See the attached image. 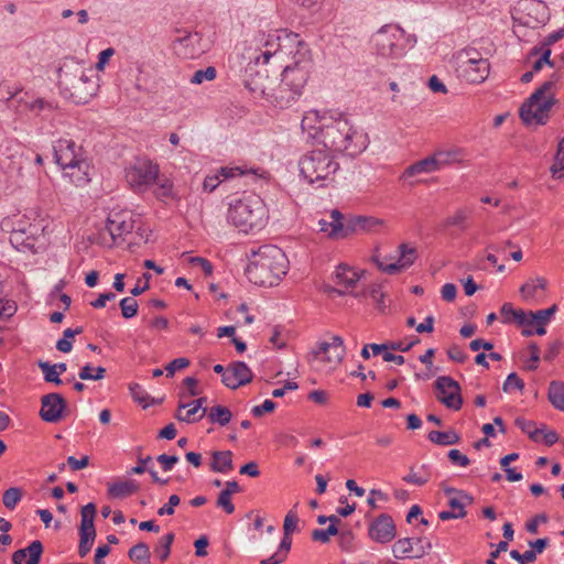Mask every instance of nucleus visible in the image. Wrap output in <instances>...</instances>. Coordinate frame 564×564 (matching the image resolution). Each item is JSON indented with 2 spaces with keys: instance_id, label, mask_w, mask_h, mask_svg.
I'll return each instance as SVG.
<instances>
[{
  "instance_id": "obj_1",
  "label": "nucleus",
  "mask_w": 564,
  "mask_h": 564,
  "mask_svg": "<svg viewBox=\"0 0 564 564\" xmlns=\"http://www.w3.org/2000/svg\"><path fill=\"white\" fill-rule=\"evenodd\" d=\"M311 135L329 152L349 156L360 154L369 144L367 133L355 130L346 118L332 119L329 122L321 120Z\"/></svg>"
},
{
  "instance_id": "obj_2",
  "label": "nucleus",
  "mask_w": 564,
  "mask_h": 564,
  "mask_svg": "<svg viewBox=\"0 0 564 564\" xmlns=\"http://www.w3.org/2000/svg\"><path fill=\"white\" fill-rule=\"evenodd\" d=\"M246 274L250 282L260 286H273L286 274L288 259L284 252L271 245L251 250Z\"/></svg>"
},
{
  "instance_id": "obj_3",
  "label": "nucleus",
  "mask_w": 564,
  "mask_h": 564,
  "mask_svg": "<svg viewBox=\"0 0 564 564\" xmlns=\"http://www.w3.org/2000/svg\"><path fill=\"white\" fill-rule=\"evenodd\" d=\"M61 94L75 104H87L96 95L97 84L86 72L84 64L67 58L57 69Z\"/></svg>"
},
{
  "instance_id": "obj_4",
  "label": "nucleus",
  "mask_w": 564,
  "mask_h": 564,
  "mask_svg": "<svg viewBox=\"0 0 564 564\" xmlns=\"http://www.w3.org/2000/svg\"><path fill=\"white\" fill-rule=\"evenodd\" d=\"M383 221L368 215L325 214L317 223L318 232L332 240H341L352 234L362 231H378Z\"/></svg>"
},
{
  "instance_id": "obj_5",
  "label": "nucleus",
  "mask_w": 564,
  "mask_h": 564,
  "mask_svg": "<svg viewBox=\"0 0 564 564\" xmlns=\"http://www.w3.org/2000/svg\"><path fill=\"white\" fill-rule=\"evenodd\" d=\"M562 74L554 72L520 107L519 116L524 124H545L549 111L556 104L553 94L546 96L561 80Z\"/></svg>"
},
{
  "instance_id": "obj_6",
  "label": "nucleus",
  "mask_w": 564,
  "mask_h": 564,
  "mask_svg": "<svg viewBox=\"0 0 564 564\" xmlns=\"http://www.w3.org/2000/svg\"><path fill=\"white\" fill-rule=\"evenodd\" d=\"M55 162L66 171V175L77 185L89 182L90 164L83 156V149L75 141L66 138L58 139L54 147Z\"/></svg>"
},
{
  "instance_id": "obj_7",
  "label": "nucleus",
  "mask_w": 564,
  "mask_h": 564,
  "mask_svg": "<svg viewBox=\"0 0 564 564\" xmlns=\"http://www.w3.org/2000/svg\"><path fill=\"white\" fill-rule=\"evenodd\" d=\"M312 66L310 59L295 62L293 66H286L279 86L273 91V101L276 107L288 108L301 95L308 79V70Z\"/></svg>"
},
{
  "instance_id": "obj_8",
  "label": "nucleus",
  "mask_w": 564,
  "mask_h": 564,
  "mask_svg": "<svg viewBox=\"0 0 564 564\" xmlns=\"http://www.w3.org/2000/svg\"><path fill=\"white\" fill-rule=\"evenodd\" d=\"M299 167L301 175L313 184L328 178L339 169V164L326 150H313L300 159Z\"/></svg>"
},
{
  "instance_id": "obj_9",
  "label": "nucleus",
  "mask_w": 564,
  "mask_h": 564,
  "mask_svg": "<svg viewBox=\"0 0 564 564\" xmlns=\"http://www.w3.org/2000/svg\"><path fill=\"white\" fill-rule=\"evenodd\" d=\"M458 76L471 84L482 83L489 75L490 64L474 47H466L454 55Z\"/></svg>"
},
{
  "instance_id": "obj_10",
  "label": "nucleus",
  "mask_w": 564,
  "mask_h": 564,
  "mask_svg": "<svg viewBox=\"0 0 564 564\" xmlns=\"http://www.w3.org/2000/svg\"><path fill=\"white\" fill-rule=\"evenodd\" d=\"M268 220L264 214H220L216 220L209 219L207 224L217 232L224 231L226 224L239 234L256 235L265 228Z\"/></svg>"
},
{
  "instance_id": "obj_11",
  "label": "nucleus",
  "mask_w": 564,
  "mask_h": 564,
  "mask_svg": "<svg viewBox=\"0 0 564 564\" xmlns=\"http://www.w3.org/2000/svg\"><path fill=\"white\" fill-rule=\"evenodd\" d=\"M372 42L379 55L399 58L405 54L408 40L399 25L387 24L373 35Z\"/></svg>"
},
{
  "instance_id": "obj_12",
  "label": "nucleus",
  "mask_w": 564,
  "mask_h": 564,
  "mask_svg": "<svg viewBox=\"0 0 564 564\" xmlns=\"http://www.w3.org/2000/svg\"><path fill=\"white\" fill-rule=\"evenodd\" d=\"M158 175L159 165L147 158H137L126 169V180L135 192L144 191L156 181Z\"/></svg>"
},
{
  "instance_id": "obj_13",
  "label": "nucleus",
  "mask_w": 564,
  "mask_h": 564,
  "mask_svg": "<svg viewBox=\"0 0 564 564\" xmlns=\"http://www.w3.org/2000/svg\"><path fill=\"white\" fill-rule=\"evenodd\" d=\"M105 229L110 234L113 243L118 238H123L134 229L140 238L149 240V232L141 227L140 219H134L129 214H107Z\"/></svg>"
},
{
  "instance_id": "obj_14",
  "label": "nucleus",
  "mask_w": 564,
  "mask_h": 564,
  "mask_svg": "<svg viewBox=\"0 0 564 564\" xmlns=\"http://www.w3.org/2000/svg\"><path fill=\"white\" fill-rule=\"evenodd\" d=\"M435 397L438 402L453 411L463 406L459 383L449 376H441L434 381Z\"/></svg>"
},
{
  "instance_id": "obj_15",
  "label": "nucleus",
  "mask_w": 564,
  "mask_h": 564,
  "mask_svg": "<svg viewBox=\"0 0 564 564\" xmlns=\"http://www.w3.org/2000/svg\"><path fill=\"white\" fill-rule=\"evenodd\" d=\"M1 229L11 234V242L22 241V236L34 238L39 232V227L31 221L26 214H9L1 220Z\"/></svg>"
},
{
  "instance_id": "obj_16",
  "label": "nucleus",
  "mask_w": 564,
  "mask_h": 564,
  "mask_svg": "<svg viewBox=\"0 0 564 564\" xmlns=\"http://www.w3.org/2000/svg\"><path fill=\"white\" fill-rule=\"evenodd\" d=\"M360 279V274L347 264H339L333 275V280L337 285L343 289L327 285L324 291L328 294H337L339 296L346 295L350 289H354Z\"/></svg>"
},
{
  "instance_id": "obj_17",
  "label": "nucleus",
  "mask_w": 564,
  "mask_h": 564,
  "mask_svg": "<svg viewBox=\"0 0 564 564\" xmlns=\"http://www.w3.org/2000/svg\"><path fill=\"white\" fill-rule=\"evenodd\" d=\"M67 408L66 400L59 393H47L41 398L40 416L44 422L56 423L63 419Z\"/></svg>"
},
{
  "instance_id": "obj_18",
  "label": "nucleus",
  "mask_w": 564,
  "mask_h": 564,
  "mask_svg": "<svg viewBox=\"0 0 564 564\" xmlns=\"http://www.w3.org/2000/svg\"><path fill=\"white\" fill-rule=\"evenodd\" d=\"M259 169H242L240 166H223L218 170L215 175H207L203 183L204 191L212 193L223 183L234 178L236 176H242L248 174H254L260 176L258 173Z\"/></svg>"
},
{
  "instance_id": "obj_19",
  "label": "nucleus",
  "mask_w": 564,
  "mask_h": 564,
  "mask_svg": "<svg viewBox=\"0 0 564 564\" xmlns=\"http://www.w3.org/2000/svg\"><path fill=\"white\" fill-rule=\"evenodd\" d=\"M368 534L371 540L380 544L391 542L397 534L395 524L391 516L381 513L369 525Z\"/></svg>"
},
{
  "instance_id": "obj_20",
  "label": "nucleus",
  "mask_w": 564,
  "mask_h": 564,
  "mask_svg": "<svg viewBox=\"0 0 564 564\" xmlns=\"http://www.w3.org/2000/svg\"><path fill=\"white\" fill-rule=\"evenodd\" d=\"M416 257V249L414 247H410L406 243H401L399 246V258L397 261L386 264L377 256L373 257V261L377 263L381 271L388 274H395L411 267L414 263Z\"/></svg>"
},
{
  "instance_id": "obj_21",
  "label": "nucleus",
  "mask_w": 564,
  "mask_h": 564,
  "mask_svg": "<svg viewBox=\"0 0 564 564\" xmlns=\"http://www.w3.org/2000/svg\"><path fill=\"white\" fill-rule=\"evenodd\" d=\"M227 205L229 212H258L265 206L258 194L247 191L227 196Z\"/></svg>"
},
{
  "instance_id": "obj_22",
  "label": "nucleus",
  "mask_w": 564,
  "mask_h": 564,
  "mask_svg": "<svg viewBox=\"0 0 564 564\" xmlns=\"http://www.w3.org/2000/svg\"><path fill=\"white\" fill-rule=\"evenodd\" d=\"M253 379L251 369L243 361L231 362L223 375L221 381L229 389H237Z\"/></svg>"
},
{
  "instance_id": "obj_23",
  "label": "nucleus",
  "mask_w": 564,
  "mask_h": 564,
  "mask_svg": "<svg viewBox=\"0 0 564 564\" xmlns=\"http://www.w3.org/2000/svg\"><path fill=\"white\" fill-rule=\"evenodd\" d=\"M312 355L315 359L324 355L323 361L337 366L343 361L345 356L344 340L340 336L335 335L332 337L330 343H319L317 349L312 351Z\"/></svg>"
},
{
  "instance_id": "obj_24",
  "label": "nucleus",
  "mask_w": 564,
  "mask_h": 564,
  "mask_svg": "<svg viewBox=\"0 0 564 564\" xmlns=\"http://www.w3.org/2000/svg\"><path fill=\"white\" fill-rule=\"evenodd\" d=\"M415 545L416 546L414 547L413 540L410 538L399 539L392 546L393 555L397 558L410 556L420 558L432 549L431 542H426V544L423 545L421 539H416Z\"/></svg>"
},
{
  "instance_id": "obj_25",
  "label": "nucleus",
  "mask_w": 564,
  "mask_h": 564,
  "mask_svg": "<svg viewBox=\"0 0 564 564\" xmlns=\"http://www.w3.org/2000/svg\"><path fill=\"white\" fill-rule=\"evenodd\" d=\"M43 544L40 540L30 543L25 549L15 551L12 555L13 564H40Z\"/></svg>"
},
{
  "instance_id": "obj_26",
  "label": "nucleus",
  "mask_w": 564,
  "mask_h": 564,
  "mask_svg": "<svg viewBox=\"0 0 564 564\" xmlns=\"http://www.w3.org/2000/svg\"><path fill=\"white\" fill-rule=\"evenodd\" d=\"M107 486V494L112 499H124L140 490V485L134 479H121L109 482Z\"/></svg>"
},
{
  "instance_id": "obj_27",
  "label": "nucleus",
  "mask_w": 564,
  "mask_h": 564,
  "mask_svg": "<svg viewBox=\"0 0 564 564\" xmlns=\"http://www.w3.org/2000/svg\"><path fill=\"white\" fill-rule=\"evenodd\" d=\"M445 152H437L433 156L425 158L412 165H410L405 172L404 176H414L423 172H433L438 169V162L443 161L442 156H446Z\"/></svg>"
},
{
  "instance_id": "obj_28",
  "label": "nucleus",
  "mask_w": 564,
  "mask_h": 564,
  "mask_svg": "<svg viewBox=\"0 0 564 564\" xmlns=\"http://www.w3.org/2000/svg\"><path fill=\"white\" fill-rule=\"evenodd\" d=\"M210 469L214 473L227 474L232 470V452L231 451H214L212 452Z\"/></svg>"
},
{
  "instance_id": "obj_29",
  "label": "nucleus",
  "mask_w": 564,
  "mask_h": 564,
  "mask_svg": "<svg viewBox=\"0 0 564 564\" xmlns=\"http://www.w3.org/2000/svg\"><path fill=\"white\" fill-rule=\"evenodd\" d=\"M206 398L200 397L194 400L191 405L192 408L185 412L184 415H176V419L181 422L194 423L202 420L207 413V408L204 406Z\"/></svg>"
},
{
  "instance_id": "obj_30",
  "label": "nucleus",
  "mask_w": 564,
  "mask_h": 564,
  "mask_svg": "<svg viewBox=\"0 0 564 564\" xmlns=\"http://www.w3.org/2000/svg\"><path fill=\"white\" fill-rule=\"evenodd\" d=\"M281 40V35L270 34L264 42V50L259 56L254 57L256 64H260L261 58L262 64H267L269 59L282 48Z\"/></svg>"
},
{
  "instance_id": "obj_31",
  "label": "nucleus",
  "mask_w": 564,
  "mask_h": 564,
  "mask_svg": "<svg viewBox=\"0 0 564 564\" xmlns=\"http://www.w3.org/2000/svg\"><path fill=\"white\" fill-rule=\"evenodd\" d=\"M82 522L79 533L93 534L96 536V530L94 525V519L96 516V506L93 502L87 503L80 510Z\"/></svg>"
},
{
  "instance_id": "obj_32",
  "label": "nucleus",
  "mask_w": 564,
  "mask_h": 564,
  "mask_svg": "<svg viewBox=\"0 0 564 564\" xmlns=\"http://www.w3.org/2000/svg\"><path fill=\"white\" fill-rule=\"evenodd\" d=\"M427 438L430 442L442 446L457 444L460 440L459 435L454 430L446 432L431 431L427 434Z\"/></svg>"
},
{
  "instance_id": "obj_33",
  "label": "nucleus",
  "mask_w": 564,
  "mask_h": 564,
  "mask_svg": "<svg viewBox=\"0 0 564 564\" xmlns=\"http://www.w3.org/2000/svg\"><path fill=\"white\" fill-rule=\"evenodd\" d=\"M431 478V468L429 465H422L417 469L413 467L410 469V473L403 477V481L413 484L416 486L425 485Z\"/></svg>"
},
{
  "instance_id": "obj_34",
  "label": "nucleus",
  "mask_w": 564,
  "mask_h": 564,
  "mask_svg": "<svg viewBox=\"0 0 564 564\" xmlns=\"http://www.w3.org/2000/svg\"><path fill=\"white\" fill-rule=\"evenodd\" d=\"M547 398L555 409L564 412V382L552 381L549 386Z\"/></svg>"
},
{
  "instance_id": "obj_35",
  "label": "nucleus",
  "mask_w": 564,
  "mask_h": 564,
  "mask_svg": "<svg viewBox=\"0 0 564 564\" xmlns=\"http://www.w3.org/2000/svg\"><path fill=\"white\" fill-rule=\"evenodd\" d=\"M546 280L544 278L538 276L529 280L520 288V294L524 300L534 299L539 290H545Z\"/></svg>"
},
{
  "instance_id": "obj_36",
  "label": "nucleus",
  "mask_w": 564,
  "mask_h": 564,
  "mask_svg": "<svg viewBox=\"0 0 564 564\" xmlns=\"http://www.w3.org/2000/svg\"><path fill=\"white\" fill-rule=\"evenodd\" d=\"M207 416L210 423L225 426L231 421L232 413L227 406L215 405L209 409Z\"/></svg>"
},
{
  "instance_id": "obj_37",
  "label": "nucleus",
  "mask_w": 564,
  "mask_h": 564,
  "mask_svg": "<svg viewBox=\"0 0 564 564\" xmlns=\"http://www.w3.org/2000/svg\"><path fill=\"white\" fill-rule=\"evenodd\" d=\"M128 556L135 564H150L151 552L144 542H139L129 550Z\"/></svg>"
},
{
  "instance_id": "obj_38",
  "label": "nucleus",
  "mask_w": 564,
  "mask_h": 564,
  "mask_svg": "<svg viewBox=\"0 0 564 564\" xmlns=\"http://www.w3.org/2000/svg\"><path fill=\"white\" fill-rule=\"evenodd\" d=\"M514 423L533 442H539L540 441V434H542L544 429H538L535 422L528 421V420H525L523 417H517Z\"/></svg>"
},
{
  "instance_id": "obj_39",
  "label": "nucleus",
  "mask_w": 564,
  "mask_h": 564,
  "mask_svg": "<svg viewBox=\"0 0 564 564\" xmlns=\"http://www.w3.org/2000/svg\"><path fill=\"white\" fill-rule=\"evenodd\" d=\"M552 176L554 178H563L564 177V135L560 141L556 154L554 156V163L550 167Z\"/></svg>"
},
{
  "instance_id": "obj_40",
  "label": "nucleus",
  "mask_w": 564,
  "mask_h": 564,
  "mask_svg": "<svg viewBox=\"0 0 564 564\" xmlns=\"http://www.w3.org/2000/svg\"><path fill=\"white\" fill-rule=\"evenodd\" d=\"M174 541V533H166L160 540L158 545L154 547V553L158 555L161 562H165L171 553V546Z\"/></svg>"
},
{
  "instance_id": "obj_41",
  "label": "nucleus",
  "mask_w": 564,
  "mask_h": 564,
  "mask_svg": "<svg viewBox=\"0 0 564 564\" xmlns=\"http://www.w3.org/2000/svg\"><path fill=\"white\" fill-rule=\"evenodd\" d=\"M106 368L98 366L96 368L90 365H85L82 367L78 376L82 380H101L105 378Z\"/></svg>"
},
{
  "instance_id": "obj_42",
  "label": "nucleus",
  "mask_w": 564,
  "mask_h": 564,
  "mask_svg": "<svg viewBox=\"0 0 564 564\" xmlns=\"http://www.w3.org/2000/svg\"><path fill=\"white\" fill-rule=\"evenodd\" d=\"M37 365L42 370L46 382L55 383L57 386L63 383L59 378V372L48 361H39Z\"/></svg>"
},
{
  "instance_id": "obj_43",
  "label": "nucleus",
  "mask_w": 564,
  "mask_h": 564,
  "mask_svg": "<svg viewBox=\"0 0 564 564\" xmlns=\"http://www.w3.org/2000/svg\"><path fill=\"white\" fill-rule=\"evenodd\" d=\"M297 506H299V503H295L293 509H291L284 518V522H283L284 535H292L295 531H297L299 517H297L296 511L294 510Z\"/></svg>"
},
{
  "instance_id": "obj_44",
  "label": "nucleus",
  "mask_w": 564,
  "mask_h": 564,
  "mask_svg": "<svg viewBox=\"0 0 564 564\" xmlns=\"http://www.w3.org/2000/svg\"><path fill=\"white\" fill-rule=\"evenodd\" d=\"M121 314L124 318H132L138 313V302L133 296L124 297L119 303Z\"/></svg>"
},
{
  "instance_id": "obj_45",
  "label": "nucleus",
  "mask_w": 564,
  "mask_h": 564,
  "mask_svg": "<svg viewBox=\"0 0 564 564\" xmlns=\"http://www.w3.org/2000/svg\"><path fill=\"white\" fill-rule=\"evenodd\" d=\"M22 498V491L20 488L11 487L3 492L2 502L8 509H14L18 502Z\"/></svg>"
},
{
  "instance_id": "obj_46",
  "label": "nucleus",
  "mask_w": 564,
  "mask_h": 564,
  "mask_svg": "<svg viewBox=\"0 0 564 564\" xmlns=\"http://www.w3.org/2000/svg\"><path fill=\"white\" fill-rule=\"evenodd\" d=\"M338 527L328 525L327 529H315L312 531V540L321 543H327L330 540V536L337 535Z\"/></svg>"
},
{
  "instance_id": "obj_47",
  "label": "nucleus",
  "mask_w": 564,
  "mask_h": 564,
  "mask_svg": "<svg viewBox=\"0 0 564 564\" xmlns=\"http://www.w3.org/2000/svg\"><path fill=\"white\" fill-rule=\"evenodd\" d=\"M528 349L530 350V358L524 361V369L529 371H534L539 367L540 361V348L535 343H531L528 346Z\"/></svg>"
},
{
  "instance_id": "obj_48",
  "label": "nucleus",
  "mask_w": 564,
  "mask_h": 564,
  "mask_svg": "<svg viewBox=\"0 0 564 564\" xmlns=\"http://www.w3.org/2000/svg\"><path fill=\"white\" fill-rule=\"evenodd\" d=\"M129 390H130L132 399L135 402L143 404V408H147L149 405L148 400H150V395L145 392V390L139 383H131L129 386Z\"/></svg>"
},
{
  "instance_id": "obj_49",
  "label": "nucleus",
  "mask_w": 564,
  "mask_h": 564,
  "mask_svg": "<svg viewBox=\"0 0 564 564\" xmlns=\"http://www.w3.org/2000/svg\"><path fill=\"white\" fill-rule=\"evenodd\" d=\"M502 389L505 392H511L513 390L522 391L524 389V382L516 372H512L507 377Z\"/></svg>"
},
{
  "instance_id": "obj_50",
  "label": "nucleus",
  "mask_w": 564,
  "mask_h": 564,
  "mask_svg": "<svg viewBox=\"0 0 564 564\" xmlns=\"http://www.w3.org/2000/svg\"><path fill=\"white\" fill-rule=\"evenodd\" d=\"M216 77V68L208 66L205 69H198L191 78L192 84H202L204 80H213Z\"/></svg>"
},
{
  "instance_id": "obj_51",
  "label": "nucleus",
  "mask_w": 564,
  "mask_h": 564,
  "mask_svg": "<svg viewBox=\"0 0 564 564\" xmlns=\"http://www.w3.org/2000/svg\"><path fill=\"white\" fill-rule=\"evenodd\" d=\"M556 310H557V306L554 304L546 310H539L536 312H530V316H532L533 324L535 322L546 324L549 322L550 317L556 312Z\"/></svg>"
},
{
  "instance_id": "obj_52",
  "label": "nucleus",
  "mask_w": 564,
  "mask_h": 564,
  "mask_svg": "<svg viewBox=\"0 0 564 564\" xmlns=\"http://www.w3.org/2000/svg\"><path fill=\"white\" fill-rule=\"evenodd\" d=\"M338 543L343 551H350L354 542V533L351 530H338Z\"/></svg>"
},
{
  "instance_id": "obj_53",
  "label": "nucleus",
  "mask_w": 564,
  "mask_h": 564,
  "mask_svg": "<svg viewBox=\"0 0 564 564\" xmlns=\"http://www.w3.org/2000/svg\"><path fill=\"white\" fill-rule=\"evenodd\" d=\"M79 535L78 554L80 557H85L89 553L96 536L87 533H79Z\"/></svg>"
},
{
  "instance_id": "obj_54",
  "label": "nucleus",
  "mask_w": 564,
  "mask_h": 564,
  "mask_svg": "<svg viewBox=\"0 0 564 564\" xmlns=\"http://www.w3.org/2000/svg\"><path fill=\"white\" fill-rule=\"evenodd\" d=\"M217 507L223 508L226 513L231 514L235 511V506L231 502V495L229 491H220L216 501Z\"/></svg>"
},
{
  "instance_id": "obj_55",
  "label": "nucleus",
  "mask_w": 564,
  "mask_h": 564,
  "mask_svg": "<svg viewBox=\"0 0 564 564\" xmlns=\"http://www.w3.org/2000/svg\"><path fill=\"white\" fill-rule=\"evenodd\" d=\"M510 556L519 564H529L536 560L535 551L528 550L524 553H520L517 550L510 552Z\"/></svg>"
},
{
  "instance_id": "obj_56",
  "label": "nucleus",
  "mask_w": 564,
  "mask_h": 564,
  "mask_svg": "<svg viewBox=\"0 0 564 564\" xmlns=\"http://www.w3.org/2000/svg\"><path fill=\"white\" fill-rule=\"evenodd\" d=\"M448 459L452 462L453 465L459 466V467H466L469 465L470 460L469 458L460 453L458 449H451L447 453Z\"/></svg>"
},
{
  "instance_id": "obj_57",
  "label": "nucleus",
  "mask_w": 564,
  "mask_h": 564,
  "mask_svg": "<svg viewBox=\"0 0 564 564\" xmlns=\"http://www.w3.org/2000/svg\"><path fill=\"white\" fill-rule=\"evenodd\" d=\"M189 365V360L187 358H176L172 360L166 367V377H173L176 370H181L186 368Z\"/></svg>"
},
{
  "instance_id": "obj_58",
  "label": "nucleus",
  "mask_w": 564,
  "mask_h": 564,
  "mask_svg": "<svg viewBox=\"0 0 564 564\" xmlns=\"http://www.w3.org/2000/svg\"><path fill=\"white\" fill-rule=\"evenodd\" d=\"M181 499L177 495H172L169 498V502L158 510L159 516H172L174 514V508L177 507Z\"/></svg>"
},
{
  "instance_id": "obj_59",
  "label": "nucleus",
  "mask_w": 564,
  "mask_h": 564,
  "mask_svg": "<svg viewBox=\"0 0 564 564\" xmlns=\"http://www.w3.org/2000/svg\"><path fill=\"white\" fill-rule=\"evenodd\" d=\"M467 501L465 499H462L460 497H453L448 500V506L453 509V511L456 512L458 517L462 519L466 517V506Z\"/></svg>"
},
{
  "instance_id": "obj_60",
  "label": "nucleus",
  "mask_w": 564,
  "mask_h": 564,
  "mask_svg": "<svg viewBox=\"0 0 564 564\" xmlns=\"http://www.w3.org/2000/svg\"><path fill=\"white\" fill-rule=\"evenodd\" d=\"M154 195L162 202H165L166 199H173L172 185L169 182L159 185L154 189Z\"/></svg>"
},
{
  "instance_id": "obj_61",
  "label": "nucleus",
  "mask_w": 564,
  "mask_h": 564,
  "mask_svg": "<svg viewBox=\"0 0 564 564\" xmlns=\"http://www.w3.org/2000/svg\"><path fill=\"white\" fill-rule=\"evenodd\" d=\"M444 226L464 229L467 226V218L464 214H455L446 218Z\"/></svg>"
},
{
  "instance_id": "obj_62",
  "label": "nucleus",
  "mask_w": 564,
  "mask_h": 564,
  "mask_svg": "<svg viewBox=\"0 0 564 564\" xmlns=\"http://www.w3.org/2000/svg\"><path fill=\"white\" fill-rule=\"evenodd\" d=\"M275 409V403L272 400H264L261 405H256L252 408L251 413L256 417L262 416L264 413H270Z\"/></svg>"
},
{
  "instance_id": "obj_63",
  "label": "nucleus",
  "mask_w": 564,
  "mask_h": 564,
  "mask_svg": "<svg viewBox=\"0 0 564 564\" xmlns=\"http://www.w3.org/2000/svg\"><path fill=\"white\" fill-rule=\"evenodd\" d=\"M447 356L451 360L459 362V364L465 362V360L467 359V356L464 352V350L457 345H452L447 349Z\"/></svg>"
},
{
  "instance_id": "obj_64",
  "label": "nucleus",
  "mask_w": 564,
  "mask_h": 564,
  "mask_svg": "<svg viewBox=\"0 0 564 564\" xmlns=\"http://www.w3.org/2000/svg\"><path fill=\"white\" fill-rule=\"evenodd\" d=\"M547 521V516L545 513L536 514L534 518L529 520L525 524V529L528 532L535 534L538 533L539 523H545Z\"/></svg>"
}]
</instances>
